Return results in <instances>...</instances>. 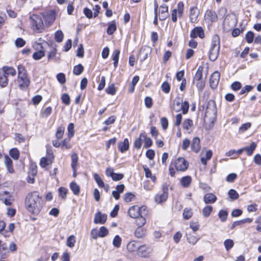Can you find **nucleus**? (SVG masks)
<instances>
[{
  "label": "nucleus",
  "mask_w": 261,
  "mask_h": 261,
  "mask_svg": "<svg viewBox=\"0 0 261 261\" xmlns=\"http://www.w3.org/2000/svg\"><path fill=\"white\" fill-rule=\"evenodd\" d=\"M32 29L37 33H41L44 30V24L40 16L33 14L30 16Z\"/></svg>",
  "instance_id": "20e7f679"
},
{
  "label": "nucleus",
  "mask_w": 261,
  "mask_h": 261,
  "mask_svg": "<svg viewBox=\"0 0 261 261\" xmlns=\"http://www.w3.org/2000/svg\"><path fill=\"white\" fill-rule=\"evenodd\" d=\"M117 27L114 21H113L109 23V26L107 29V32L109 35H112L116 30Z\"/></svg>",
  "instance_id": "58836bf2"
},
{
  "label": "nucleus",
  "mask_w": 261,
  "mask_h": 261,
  "mask_svg": "<svg viewBox=\"0 0 261 261\" xmlns=\"http://www.w3.org/2000/svg\"><path fill=\"white\" fill-rule=\"evenodd\" d=\"M53 156L51 158L47 159L45 157H42L40 161V165L42 168H45L47 165L51 164L53 161Z\"/></svg>",
  "instance_id": "72a5a7b5"
},
{
  "label": "nucleus",
  "mask_w": 261,
  "mask_h": 261,
  "mask_svg": "<svg viewBox=\"0 0 261 261\" xmlns=\"http://www.w3.org/2000/svg\"><path fill=\"white\" fill-rule=\"evenodd\" d=\"M228 213L225 210H221L218 213V216L222 222H225L227 218Z\"/></svg>",
  "instance_id": "09e8293b"
},
{
  "label": "nucleus",
  "mask_w": 261,
  "mask_h": 261,
  "mask_svg": "<svg viewBox=\"0 0 261 261\" xmlns=\"http://www.w3.org/2000/svg\"><path fill=\"white\" fill-rule=\"evenodd\" d=\"M193 213L191 208H186L184 209L182 216L185 219L188 220L192 216Z\"/></svg>",
  "instance_id": "de8ad7c7"
},
{
  "label": "nucleus",
  "mask_w": 261,
  "mask_h": 261,
  "mask_svg": "<svg viewBox=\"0 0 261 261\" xmlns=\"http://www.w3.org/2000/svg\"><path fill=\"white\" fill-rule=\"evenodd\" d=\"M1 71L7 76L9 75L14 76L16 74L15 69L12 67L4 66Z\"/></svg>",
  "instance_id": "5701e85b"
},
{
  "label": "nucleus",
  "mask_w": 261,
  "mask_h": 261,
  "mask_svg": "<svg viewBox=\"0 0 261 261\" xmlns=\"http://www.w3.org/2000/svg\"><path fill=\"white\" fill-rule=\"evenodd\" d=\"M118 147L121 152L123 153L129 148V142L127 138L124 139L123 141L118 144Z\"/></svg>",
  "instance_id": "b1692460"
},
{
  "label": "nucleus",
  "mask_w": 261,
  "mask_h": 261,
  "mask_svg": "<svg viewBox=\"0 0 261 261\" xmlns=\"http://www.w3.org/2000/svg\"><path fill=\"white\" fill-rule=\"evenodd\" d=\"M25 205L32 214H38L42 208L41 198L39 192L34 191L29 193L25 198Z\"/></svg>",
  "instance_id": "f257e3e1"
},
{
  "label": "nucleus",
  "mask_w": 261,
  "mask_h": 261,
  "mask_svg": "<svg viewBox=\"0 0 261 261\" xmlns=\"http://www.w3.org/2000/svg\"><path fill=\"white\" fill-rule=\"evenodd\" d=\"M139 247V245L136 241H132L128 243L126 248L129 252H134L138 251Z\"/></svg>",
  "instance_id": "cd10ccee"
},
{
  "label": "nucleus",
  "mask_w": 261,
  "mask_h": 261,
  "mask_svg": "<svg viewBox=\"0 0 261 261\" xmlns=\"http://www.w3.org/2000/svg\"><path fill=\"white\" fill-rule=\"evenodd\" d=\"M75 241V237L71 235L67 238L66 245L69 247L72 248L74 246Z\"/></svg>",
  "instance_id": "79ce46f5"
},
{
  "label": "nucleus",
  "mask_w": 261,
  "mask_h": 261,
  "mask_svg": "<svg viewBox=\"0 0 261 261\" xmlns=\"http://www.w3.org/2000/svg\"><path fill=\"white\" fill-rule=\"evenodd\" d=\"M145 215H141L138 218H136L137 219L136 224L138 225V227H142L145 224L146 220L144 217Z\"/></svg>",
  "instance_id": "a18cd8bd"
},
{
  "label": "nucleus",
  "mask_w": 261,
  "mask_h": 261,
  "mask_svg": "<svg viewBox=\"0 0 261 261\" xmlns=\"http://www.w3.org/2000/svg\"><path fill=\"white\" fill-rule=\"evenodd\" d=\"M41 14L45 21L49 24H51L56 19V14L54 10L42 12Z\"/></svg>",
  "instance_id": "f8f14e48"
},
{
  "label": "nucleus",
  "mask_w": 261,
  "mask_h": 261,
  "mask_svg": "<svg viewBox=\"0 0 261 261\" xmlns=\"http://www.w3.org/2000/svg\"><path fill=\"white\" fill-rule=\"evenodd\" d=\"M67 129L68 132V136L69 138H71L73 136L74 134L73 124L72 123H70L68 126Z\"/></svg>",
  "instance_id": "69168bd1"
},
{
  "label": "nucleus",
  "mask_w": 261,
  "mask_h": 261,
  "mask_svg": "<svg viewBox=\"0 0 261 261\" xmlns=\"http://www.w3.org/2000/svg\"><path fill=\"white\" fill-rule=\"evenodd\" d=\"M216 117L217 109L215 102L210 100L206 106L204 119L209 122L213 123L216 119Z\"/></svg>",
  "instance_id": "7ed1b4c3"
},
{
  "label": "nucleus",
  "mask_w": 261,
  "mask_h": 261,
  "mask_svg": "<svg viewBox=\"0 0 261 261\" xmlns=\"http://www.w3.org/2000/svg\"><path fill=\"white\" fill-rule=\"evenodd\" d=\"M228 194L231 200L237 199L239 197V194L237 192L236 190L233 189L229 190Z\"/></svg>",
  "instance_id": "6e6d98bb"
},
{
  "label": "nucleus",
  "mask_w": 261,
  "mask_h": 261,
  "mask_svg": "<svg viewBox=\"0 0 261 261\" xmlns=\"http://www.w3.org/2000/svg\"><path fill=\"white\" fill-rule=\"evenodd\" d=\"M224 245L225 246L226 250L228 251L233 247L234 245V243L232 240L227 239L224 241Z\"/></svg>",
  "instance_id": "052dcab7"
},
{
  "label": "nucleus",
  "mask_w": 261,
  "mask_h": 261,
  "mask_svg": "<svg viewBox=\"0 0 261 261\" xmlns=\"http://www.w3.org/2000/svg\"><path fill=\"white\" fill-rule=\"evenodd\" d=\"M213 211V207L211 205L205 206L202 210V214L203 217H208L211 215Z\"/></svg>",
  "instance_id": "c03bdc74"
},
{
  "label": "nucleus",
  "mask_w": 261,
  "mask_h": 261,
  "mask_svg": "<svg viewBox=\"0 0 261 261\" xmlns=\"http://www.w3.org/2000/svg\"><path fill=\"white\" fill-rule=\"evenodd\" d=\"M190 37L192 38H196L199 37L200 38L204 37V33L203 29L201 27H195L191 32Z\"/></svg>",
  "instance_id": "ddd939ff"
},
{
  "label": "nucleus",
  "mask_w": 261,
  "mask_h": 261,
  "mask_svg": "<svg viewBox=\"0 0 261 261\" xmlns=\"http://www.w3.org/2000/svg\"><path fill=\"white\" fill-rule=\"evenodd\" d=\"M184 4L182 2H179L177 4V12H178V16L179 17H181L182 16L184 13Z\"/></svg>",
  "instance_id": "603ef678"
},
{
  "label": "nucleus",
  "mask_w": 261,
  "mask_h": 261,
  "mask_svg": "<svg viewBox=\"0 0 261 261\" xmlns=\"http://www.w3.org/2000/svg\"><path fill=\"white\" fill-rule=\"evenodd\" d=\"M84 70V67L81 64L75 66L73 68V72L75 75L81 74Z\"/></svg>",
  "instance_id": "3c124183"
},
{
  "label": "nucleus",
  "mask_w": 261,
  "mask_h": 261,
  "mask_svg": "<svg viewBox=\"0 0 261 261\" xmlns=\"http://www.w3.org/2000/svg\"><path fill=\"white\" fill-rule=\"evenodd\" d=\"M192 182V178L190 176H184L180 180L181 186L184 188H188Z\"/></svg>",
  "instance_id": "bb28decb"
},
{
  "label": "nucleus",
  "mask_w": 261,
  "mask_h": 261,
  "mask_svg": "<svg viewBox=\"0 0 261 261\" xmlns=\"http://www.w3.org/2000/svg\"><path fill=\"white\" fill-rule=\"evenodd\" d=\"M256 147V144L254 142H252L250 146L244 147V151H246L247 152V154L248 155H251L253 151L255 150V148Z\"/></svg>",
  "instance_id": "a19ab883"
},
{
  "label": "nucleus",
  "mask_w": 261,
  "mask_h": 261,
  "mask_svg": "<svg viewBox=\"0 0 261 261\" xmlns=\"http://www.w3.org/2000/svg\"><path fill=\"white\" fill-rule=\"evenodd\" d=\"M8 249L6 243H2L0 241V258H6L8 254Z\"/></svg>",
  "instance_id": "6ab92c4d"
},
{
  "label": "nucleus",
  "mask_w": 261,
  "mask_h": 261,
  "mask_svg": "<svg viewBox=\"0 0 261 261\" xmlns=\"http://www.w3.org/2000/svg\"><path fill=\"white\" fill-rule=\"evenodd\" d=\"M189 109V104L187 101H185L181 103L180 110L182 111V114H186L188 113Z\"/></svg>",
  "instance_id": "13d9d810"
},
{
  "label": "nucleus",
  "mask_w": 261,
  "mask_h": 261,
  "mask_svg": "<svg viewBox=\"0 0 261 261\" xmlns=\"http://www.w3.org/2000/svg\"><path fill=\"white\" fill-rule=\"evenodd\" d=\"M4 162L8 171L10 173H13L14 170L12 167V161L7 155H5Z\"/></svg>",
  "instance_id": "c85d7f7f"
},
{
  "label": "nucleus",
  "mask_w": 261,
  "mask_h": 261,
  "mask_svg": "<svg viewBox=\"0 0 261 261\" xmlns=\"http://www.w3.org/2000/svg\"><path fill=\"white\" fill-rule=\"evenodd\" d=\"M70 188L75 195H78L80 192V186L75 182H71L70 184Z\"/></svg>",
  "instance_id": "e433bc0d"
},
{
  "label": "nucleus",
  "mask_w": 261,
  "mask_h": 261,
  "mask_svg": "<svg viewBox=\"0 0 261 261\" xmlns=\"http://www.w3.org/2000/svg\"><path fill=\"white\" fill-rule=\"evenodd\" d=\"M220 49H210L209 51V58L212 61H215L218 57Z\"/></svg>",
  "instance_id": "c756f323"
},
{
  "label": "nucleus",
  "mask_w": 261,
  "mask_h": 261,
  "mask_svg": "<svg viewBox=\"0 0 261 261\" xmlns=\"http://www.w3.org/2000/svg\"><path fill=\"white\" fill-rule=\"evenodd\" d=\"M17 69V81L19 83V87L21 89H24L29 86L30 83V80L28 78L27 71L22 65H19Z\"/></svg>",
  "instance_id": "f03ea898"
},
{
  "label": "nucleus",
  "mask_w": 261,
  "mask_h": 261,
  "mask_svg": "<svg viewBox=\"0 0 261 261\" xmlns=\"http://www.w3.org/2000/svg\"><path fill=\"white\" fill-rule=\"evenodd\" d=\"M251 123L250 122H247L243 124L239 128V132L240 133H243L249 128H250Z\"/></svg>",
  "instance_id": "864d4df0"
},
{
  "label": "nucleus",
  "mask_w": 261,
  "mask_h": 261,
  "mask_svg": "<svg viewBox=\"0 0 261 261\" xmlns=\"http://www.w3.org/2000/svg\"><path fill=\"white\" fill-rule=\"evenodd\" d=\"M189 166V163L183 158H178L174 162V167L175 169L179 171H185Z\"/></svg>",
  "instance_id": "6e6552de"
},
{
  "label": "nucleus",
  "mask_w": 261,
  "mask_h": 261,
  "mask_svg": "<svg viewBox=\"0 0 261 261\" xmlns=\"http://www.w3.org/2000/svg\"><path fill=\"white\" fill-rule=\"evenodd\" d=\"M143 138H145V133H141L139 138L136 139L134 142V146L137 149L141 148L142 144Z\"/></svg>",
  "instance_id": "2f4dec72"
},
{
  "label": "nucleus",
  "mask_w": 261,
  "mask_h": 261,
  "mask_svg": "<svg viewBox=\"0 0 261 261\" xmlns=\"http://www.w3.org/2000/svg\"><path fill=\"white\" fill-rule=\"evenodd\" d=\"M186 237L188 242L192 245H195L200 239L199 237L194 236L191 232L187 231Z\"/></svg>",
  "instance_id": "a878e982"
},
{
  "label": "nucleus",
  "mask_w": 261,
  "mask_h": 261,
  "mask_svg": "<svg viewBox=\"0 0 261 261\" xmlns=\"http://www.w3.org/2000/svg\"><path fill=\"white\" fill-rule=\"evenodd\" d=\"M213 152L211 150H208L206 152L204 156L201 158V162L203 165H206L207 161L210 160L212 158Z\"/></svg>",
  "instance_id": "4c0bfd02"
},
{
  "label": "nucleus",
  "mask_w": 261,
  "mask_h": 261,
  "mask_svg": "<svg viewBox=\"0 0 261 261\" xmlns=\"http://www.w3.org/2000/svg\"><path fill=\"white\" fill-rule=\"evenodd\" d=\"M121 242H122V239H121V237L118 235H116L115 236V237L113 239V245L115 247L118 248L121 246Z\"/></svg>",
  "instance_id": "49530a36"
},
{
  "label": "nucleus",
  "mask_w": 261,
  "mask_h": 261,
  "mask_svg": "<svg viewBox=\"0 0 261 261\" xmlns=\"http://www.w3.org/2000/svg\"><path fill=\"white\" fill-rule=\"evenodd\" d=\"M161 88L162 91L165 93H168L170 90V85L167 82H165L162 84Z\"/></svg>",
  "instance_id": "0e129e2a"
},
{
  "label": "nucleus",
  "mask_w": 261,
  "mask_h": 261,
  "mask_svg": "<svg viewBox=\"0 0 261 261\" xmlns=\"http://www.w3.org/2000/svg\"><path fill=\"white\" fill-rule=\"evenodd\" d=\"M162 193L157 194L154 197V200L157 203H161L165 202L168 197V188L167 184H164L162 188Z\"/></svg>",
  "instance_id": "0eeeda50"
},
{
  "label": "nucleus",
  "mask_w": 261,
  "mask_h": 261,
  "mask_svg": "<svg viewBox=\"0 0 261 261\" xmlns=\"http://www.w3.org/2000/svg\"><path fill=\"white\" fill-rule=\"evenodd\" d=\"M143 141H144V147L146 148L150 147L152 144V142L150 138H148L145 134V138H143Z\"/></svg>",
  "instance_id": "774afa93"
},
{
  "label": "nucleus",
  "mask_w": 261,
  "mask_h": 261,
  "mask_svg": "<svg viewBox=\"0 0 261 261\" xmlns=\"http://www.w3.org/2000/svg\"><path fill=\"white\" fill-rule=\"evenodd\" d=\"M254 37V33L251 31H249L246 34L245 39L248 43H250L253 42Z\"/></svg>",
  "instance_id": "680f3d73"
},
{
  "label": "nucleus",
  "mask_w": 261,
  "mask_h": 261,
  "mask_svg": "<svg viewBox=\"0 0 261 261\" xmlns=\"http://www.w3.org/2000/svg\"><path fill=\"white\" fill-rule=\"evenodd\" d=\"M150 249L148 246L146 245L139 246L137 251L138 254L142 257L147 256L150 252Z\"/></svg>",
  "instance_id": "f3484780"
},
{
  "label": "nucleus",
  "mask_w": 261,
  "mask_h": 261,
  "mask_svg": "<svg viewBox=\"0 0 261 261\" xmlns=\"http://www.w3.org/2000/svg\"><path fill=\"white\" fill-rule=\"evenodd\" d=\"M146 230L142 227H138L135 231V236L137 238H142L145 236Z\"/></svg>",
  "instance_id": "473e14b6"
},
{
  "label": "nucleus",
  "mask_w": 261,
  "mask_h": 261,
  "mask_svg": "<svg viewBox=\"0 0 261 261\" xmlns=\"http://www.w3.org/2000/svg\"><path fill=\"white\" fill-rule=\"evenodd\" d=\"M35 49L38 50L33 54V58L36 60H38L44 56V52L43 49L42 44L39 42H36L34 45Z\"/></svg>",
  "instance_id": "9d476101"
},
{
  "label": "nucleus",
  "mask_w": 261,
  "mask_h": 261,
  "mask_svg": "<svg viewBox=\"0 0 261 261\" xmlns=\"http://www.w3.org/2000/svg\"><path fill=\"white\" fill-rule=\"evenodd\" d=\"M107 220V215L98 212L95 214L94 222L95 224H104Z\"/></svg>",
  "instance_id": "2eb2a0df"
},
{
  "label": "nucleus",
  "mask_w": 261,
  "mask_h": 261,
  "mask_svg": "<svg viewBox=\"0 0 261 261\" xmlns=\"http://www.w3.org/2000/svg\"><path fill=\"white\" fill-rule=\"evenodd\" d=\"M199 15V11L197 8L193 7L190 8V19L192 23H194L197 21V18Z\"/></svg>",
  "instance_id": "dca6fc26"
},
{
  "label": "nucleus",
  "mask_w": 261,
  "mask_h": 261,
  "mask_svg": "<svg viewBox=\"0 0 261 261\" xmlns=\"http://www.w3.org/2000/svg\"><path fill=\"white\" fill-rule=\"evenodd\" d=\"M205 19L211 22H216L218 20V16L216 13L212 10H207L204 15Z\"/></svg>",
  "instance_id": "4468645a"
},
{
  "label": "nucleus",
  "mask_w": 261,
  "mask_h": 261,
  "mask_svg": "<svg viewBox=\"0 0 261 261\" xmlns=\"http://www.w3.org/2000/svg\"><path fill=\"white\" fill-rule=\"evenodd\" d=\"M217 200V197L212 193H207L203 197V200L206 204L214 203Z\"/></svg>",
  "instance_id": "393cba45"
},
{
  "label": "nucleus",
  "mask_w": 261,
  "mask_h": 261,
  "mask_svg": "<svg viewBox=\"0 0 261 261\" xmlns=\"http://www.w3.org/2000/svg\"><path fill=\"white\" fill-rule=\"evenodd\" d=\"M120 54V50L118 49H115L113 53L112 58L114 60V66L116 68L118 66L119 56Z\"/></svg>",
  "instance_id": "ea45409f"
},
{
  "label": "nucleus",
  "mask_w": 261,
  "mask_h": 261,
  "mask_svg": "<svg viewBox=\"0 0 261 261\" xmlns=\"http://www.w3.org/2000/svg\"><path fill=\"white\" fill-rule=\"evenodd\" d=\"M64 38V34L61 30H58L55 33V39L58 42H61Z\"/></svg>",
  "instance_id": "37998d69"
},
{
  "label": "nucleus",
  "mask_w": 261,
  "mask_h": 261,
  "mask_svg": "<svg viewBox=\"0 0 261 261\" xmlns=\"http://www.w3.org/2000/svg\"><path fill=\"white\" fill-rule=\"evenodd\" d=\"M78 159L79 158L77 153H73L71 155V166L72 169L74 172H76V167L77 166Z\"/></svg>",
  "instance_id": "7c9ffc66"
},
{
  "label": "nucleus",
  "mask_w": 261,
  "mask_h": 261,
  "mask_svg": "<svg viewBox=\"0 0 261 261\" xmlns=\"http://www.w3.org/2000/svg\"><path fill=\"white\" fill-rule=\"evenodd\" d=\"M203 70V67L202 66H199L194 77L195 81H198V83L196 84L197 86L200 89H202L205 85L204 81L202 79Z\"/></svg>",
  "instance_id": "1a4fd4ad"
},
{
  "label": "nucleus",
  "mask_w": 261,
  "mask_h": 261,
  "mask_svg": "<svg viewBox=\"0 0 261 261\" xmlns=\"http://www.w3.org/2000/svg\"><path fill=\"white\" fill-rule=\"evenodd\" d=\"M15 44L17 47H21L25 45V41L21 38H18L15 41Z\"/></svg>",
  "instance_id": "338daca9"
},
{
  "label": "nucleus",
  "mask_w": 261,
  "mask_h": 261,
  "mask_svg": "<svg viewBox=\"0 0 261 261\" xmlns=\"http://www.w3.org/2000/svg\"><path fill=\"white\" fill-rule=\"evenodd\" d=\"M128 214L133 218H138L141 215H146V206H133L128 210Z\"/></svg>",
  "instance_id": "423d86ee"
},
{
  "label": "nucleus",
  "mask_w": 261,
  "mask_h": 261,
  "mask_svg": "<svg viewBox=\"0 0 261 261\" xmlns=\"http://www.w3.org/2000/svg\"><path fill=\"white\" fill-rule=\"evenodd\" d=\"M220 41L218 35H214L212 37L210 49H220Z\"/></svg>",
  "instance_id": "412c9836"
},
{
  "label": "nucleus",
  "mask_w": 261,
  "mask_h": 261,
  "mask_svg": "<svg viewBox=\"0 0 261 261\" xmlns=\"http://www.w3.org/2000/svg\"><path fill=\"white\" fill-rule=\"evenodd\" d=\"M94 178L99 187H104L105 184L102 179L97 173L94 174Z\"/></svg>",
  "instance_id": "bf43d9fd"
},
{
  "label": "nucleus",
  "mask_w": 261,
  "mask_h": 261,
  "mask_svg": "<svg viewBox=\"0 0 261 261\" xmlns=\"http://www.w3.org/2000/svg\"><path fill=\"white\" fill-rule=\"evenodd\" d=\"M8 83V76L0 70V86L2 87H5Z\"/></svg>",
  "instance_id": "c9c22d12"
},
{
  "label": "nucleus",
  "mask_w": 261,
  "mask_h": 261,
  "mask_svg": "<svg viewBox=\"0 0 261 261\" xmlns=\"http://www.w3.org/2000/svg\"><path fill=\"white\" fill-rule=\"evenodd\" d=\"M150 49L148 47L142 48L140 51L139 56L141 61H144L148 57Z\"/></svg>",
  "instance_id": "f704fd0d"
},
{
  "label": "nucleus",
  "mask_w": 261,
  "mask_h": 261,
  "mask_svg": "<svg viewBox=\"0 0 261 261\" xmlns=\"http://www.w3.org/2000/svg\"><path fill=\"white\" fill-rule=\"evenodd\" d=\"M134 194H133L132 193L128 192L124 194L123 196V199L125 202H129L133 200V199L134 198Z\"/></svg>",
  "instance_id": "e2e57ef3"
},
{
  "label": "nucleus",
  "mask_w": 261,
  "mask_h": 261,
  "mask_svg": "<svg viewBox=\"0 0 261 261\" xmlns=\"http://www.w3.org/2000/svg\"><path fill=\"white\" fill-rule=\"evenodd\" d=\"M181 103L179 99H174L173 101V110L175 112H178L180 111Z\"/></svg>",
  "instance_id": "5fc2aeb1"
},
{
  "label": "nucleus",
  "mask_w": 261,
  "mask_h": 261,
  "mask_svg": "<svg viewBox=\"0 0 261 261\" xmlns=\"http://www.w3.org/2000/svg\"><path fill=\"white\" fill-rule=\"evenodd\" d=\"M237 19L234 14H229L226 15L223 21V28L225 32H228L237 24Z\"/></svg>",
  "instance_id": "39448f33"
},
{
  "label": "nucleus",
  "mask_w": 261,
  "mask_h": 261,
  "mask_svg": "<svg viewBox=\"0 0 261 261\" xmlns=\"http://www.w3.org/2000/svg\"><path fill=\"white\" fill-rule=\"evenodd\" d=\"M161 10H160L159 19L161 20H165L168 16V8L167 5H163L160 6Z\"/></svg>",
  "instance_id": "a211bd4d"
},
{
  "label": "nucleus",
  "mask_w": 261,
  "mask_h": 261,
  "mask_svg": "<svg viewBox=\"0 0 261 261\" xmlns=\"http://www.w3.org/2000/svg\"><path fill=\"white\" fill-rule=\"evenodd\" d=\"M220 74L219 72H214L211 76L210 79V86L212 89H215L219 83Z\"/></svg>",
  "instance_id": "9b49d317"
},
{
  "label": "nucleus",
  "mask_w": 261,
  "mask_h": 261,
  "mask_svg": "<svg viewBox=\"0 0 261 261\" xmlns=\"http://www.w3.org/2000/svg\"><path fill=\"white\" fill-rule=\"evenodd\" d=\"M200 139L198 137H195L191 144V149L195 152H198L200 150Z\"/></svg>",
  "instance_id": "aec40b11"
},
{
  "label": "nucleus",
  "mask_w": 261,
  "mask_h": 261,
  "mask_svg": "<svg viewBox=\"0 0 261 261\" xmlns=\"http://www.w3.org/2000/svg\"><path fill=\"white\" fill-rule=\"evenodd\" d=\"M182 127L184 129H186L188 133L192 132L193 127V121L190 119H186L184 120L182 123Z\"/></svg>",
  "instance_id": "4be33fe9"
},
{
  "label": "nucleus",
  "mask_w": 261,
  "mask_h": 261,
  "mask_svg": "<svg viewBox=\"0 0 261 261\" xmlns=\"http://www.w3.org/2000/svg\"><path fill=\"white\" fill-rule=\"evenodd\" d=\"M10 155L14 160H17L19 158V151L16 148H12L9 151Z\"/></svg>",
  "instance_id": "4d7b16f0"
},
{
  "label": "nucleus",
  "mask_w": 261,
  "mask_h": 261,
  "mask_svg": "<svg viewBox=\"0 0 261 261\" xmlns=\"http://www.w3.org/2000/svg\"><path fill=\"white\" fill-rule=\"evenodd\" d=\"M68 192L67 189L64 187H60L58 189L59 195L62 199H65L67 197V193Z\"/></svg>",
  "instance_id": "8fccbe9b"
}]
</instances>
